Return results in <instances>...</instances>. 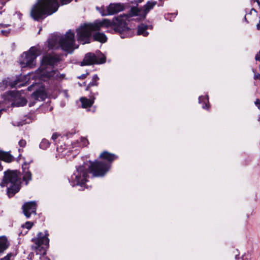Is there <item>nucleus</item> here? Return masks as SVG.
Here are the masks:
<instances>
[{
  "mask_svg": "<svg viewBox=\"0 0 260 260\" xmlns=\"http://www.w3.org/2000/svg\"><path fill=\"white\" fill-rule=\"evenodd\" d=\"M130 11L126 14L120 15L113 18L112 20L103 19L96 20L93 23H84L76 29L77 41L82 45L92 42V35L94 31H99L102 27H110L115 32L120 34L122 39L128 38L130 28Z\"/></svg>",
  "mask_w": 260,
  "mask_h": 260,
  "instance_id": "f257e3e1",
  "label": "nucleus"
},
{
  "mask_svg": "<svg viewBox=\"0 0 260 260\" xmlns=\"http://www.w3.org/2000/svg\"><path fill=\"white\" fill-rule=\"evenodd\" d=\"M89 164L84 162L81 165L76 166V171L68 179L71 185L83 187L88 181L89 173L92 174V177H103L111 169L110 165L102 160H89Z\"/></svg>",
  "mask_w": 260,
  "mask_h": 260,
  "instance_id": "f03ea898",
  "label": "nucleus"
},
{
  "mask_svg": "<svg viewBox=\"0 0 260 260\" xmlns=\"http://www.w3.org/2000/svg\"><path fill=\"white\" fill-rule=\"evenodd\" d=\"M72 1L60 0V2L63 5L71 3ZM77 1L75 0L76 2ZM58 7L57 0H39L32 8L30 16L35 21H42L47 16L56 12Z\"/></svg>",
  "mask_w": 260,
  "mask_h": 260,
  "instance_id": "7ed1b4c3",
  "label": "nucleus"
},
{
  "mask_svg": "<svg viewBox=\"0 0 260 260\" xmlns=\"http://www.w3.org/2000/svg\"><path fill=\"white\" fill-rule=\"evenodd\" d=\"M20 174V172L17 170L8 169L4 172L0 186L2 187L5 186L7 187V194L9 198L13 197L18 192L21 188Z\"/></svg>",
  "mask_w": 260,
  "mask_h": 260,
  "instance_id": "20e7f679",
  "label": "nucleus"
},
{
  "mask_svg": "<svg viewBox=\"0 0 260 260\" xmlns=\"http://www.w3.org/2000/svg\"><path fill=\"white\" fill-rule=\"evenodd\" d=\"M49 235L48 231L45 230L44 234L42 232H39L37 237L31 239V241L35 244L32 245V248L35 250L36 254L40 255V258L41 260H51L49 257L45 256L49 246Z\"/></svg>",
  "mask_w": 260,
  "mask_h": 260,
  "instance_id": "39448f33",
  "label": "nucleus"
},
{
  "mask_svg": "<svg viewBox=\"0 0 260 260\" xmlns=\"http://www.w3.org/2000/svg\"><path fill=\"white\" fill-rule=\"evenodd\" d=\"M39 54V49L37 46L31 47L21 54L19 61L22 68H32L35 66L36 60Z\"/></svg>",
  "mask_w": 260,
  "mask_h": 260,
  "instance_id": "423d86ee",
  "label": "nucleus"
},
{
  "mask_svg": "<svg viewBox=\"0 0 260 260\" xmlns=\"http://www.w3.org/2000/svg\"><path fill=\"white\" fill-rule=\"evenodd\" d=\"M106 56L100 51L96 52V54L92 52L87 53L82 61L81 66H90L92 64H100L106 62Z\"/></svg>",
  "mask_w": 260,
  "mask_h": 260,
  "instance_id": "0eeeda50",
  "label": "nucleus"
},
{
  "mask_svg": "<svg viewBox=\"0 0 260 260\" xmlns=\"http://www.w3.org/2000/svg\"><path fill=\"white\" fill-rule=\"evenodd\" d=\"M75 42V34L70 29L64 36L60 37L59 45L62 50L71 53L73 51V45Z\"/></svg>",
  "mask_w": 260,
  "mask_h": 260,
  "instance_id": "6e6552de",
  "label": "nucleus"
},
{
  "mask_svg": "<svg viewBox=\"0 0 260 260\" xmlns=\"http://www.w3.org/2000/svg\"><path fill=\"white\" fill-rule=\"evenodd\" d=\"M156 4V2H148L143 8L131 7V17L133 16L137 17L135 20L138 21L144 20L148 13L153 8Z\"/></svg>",
  "mask_w": 260,
  "mask_h": 260,
  "instance_id": "1a4fd4ad",
  "label": "nucleus"
},
{
  "mask_svg": "<svg viewBox=\"0 0 260 260\" xmlns=\"http://www.w3.org/2000/svg\"><path fill=\"white\" fill-rule=\"evenodd\" d=\"M123 4L120 3H111L107 8L106 12L104 9L100 11L102 16L112 15L118 13L124 10Z\"/></svg>",
  "mask_w": 260,
  "mask_h": 260,
  "instance_id": "9d476101",
  "label": "nucleus"
},
{
  "mask_svg": "<svg viewBox=\"0 0 260 260\" xmlns=\"http://www.w3.org/2000/svg\"><path fill=\"white\" fill-rule=\"evenodd\" d=\"M60 57L57 55H51L47 54L44 55L41 60L42 67L47 66L54 67L55 65H57L60 61Z\"/></svg>",
  "mask_w": 260,
  "mask_h": 260,
  "instance_id": "9b49d317",
  "label": "nucleus"
},
{
  "mask_svg": "<svg viewBox=\"0 0 260 260\" xmlns=\"http://www.w3.org/2000/svg\"><path fill=\"white\" fill-rule=\"evenodd\" d=\"M37 207V203L35 201L24 203L22 207V209L25 216L27 218H29L31 214L36 215Z\"/></svg>",
  "mask_w": 260,
  "mask_h": 260,
  "instance_id": "f8f14e48",
  "label": "nucleus"
},
{
  "mask_svg": "<svg viewBox=\"0 0 260 260\" xmlns=\"http://www.w3.org/2000/svg\"><path fill=\"white\" fill-rule=\"evenodd\" d=\"M32 162V160H30L29 162L25 161L22 165V180L26 185L28 184L29 181L32 180V174L29 170V164Z\"/></svg>",
  "mask_w": 260,
  "mask_h": 260,
  "instance_id": "ddd939ff",
  "label": "nucleus"
},
{
  "mask_svg": "<svg viewBox=\"0 0 260 260\" xmlns=\"http://www.w3.org/2000/svg\"><path fill=\"white\" fill-rule=\"evenodd\" d=\"M98 95V92H93L90 91L89 98L87 99L86 97H82L80 98V101L82 104V107L83 108H87L91 107L94 103L95 99V96Z\"/></svg>",
  "mask_w": 260,
  "mask_h": 260,
  "instance_id": "4468645a",
  "label": "nucleus"
},
{
  "mask_svg": "<svg viewBox=\"0 0 260 260\" xmlns=\"http://www.w3.org/2000/svg\"><path fill=\"white\" fill-rule=\"evenodd\" d=\"M41 76L46 78L48 79H63L65 75L64 74H60L59 75L58 74V71L57 70H52L50 71H48L46 69H42L41 71Z\"/></svg>",
  "mask_w": 260,
  "mask_h": 260,
  "instance_id": "2eb2a0df",
  "label": "nucleus"
},
{
  "mask_svg": "<svg viewBox=\"0 0 260 260\" xmlns=\"http://www.w3.org/2000/svg\"><path fill=\"white\" fill-rule=\"evenodd\" d=\"M100 158L104 160H106V164L110 165V168L112 162L118 159L119 156L114 153H110L107 151H103L100 155Z\"/></svg>",
  "mask_w": 260,
  "mask_h": 260,
  "instance_id": "dca6fc26",
  "label": "nucleus"
},
{
  "mask_svg": "<svg viewBox=\"0 0 260 260\" xmlns=\"http://www.w3.org/2000/svg\"><path fill=\"white\" fill-rule=\"evenodd\" d=\"M95 31L92 33V42L96 41L101 43H105L107 41L108 38L104 32Z\"/></svg>",
  "mask_w": 260,
  "mask_h": 260,
  "instance_id": "f3484780",
  "label": "nucleus"
},
{
  "mask_svg": "<svg viewBox=\"0 0 260 260\" xmlns=\"http://www.w3.org/2000/svg\"><path fill=\"white\" fill-rule=\"evenodd\" d=\"M31 97L36 101H44L47 98V94L44 89H38L32 92Z\"/></svg>",
  "mask_w": 260,
  "mask_h": 260,
  "instance_id": "a211bd4d",
  "label": "nucleus"
},
{
  "mask_svg": "<svg viewBox=\"0 0 260 260\" xmlns=\"http://www.w3.org/2000/svg\"><path fill=\"white\" fill-rule=\"evenodd\" d=\"M10 243L7 238L5 236H0V255L9 247Z\"/></svg>",
  "mask_w": 260,
  "mask_h": 260,
  "instance_id": "6ab92c4d",
  "label": "nucleus"
},
{
  "mask_svg": "<svg viewBox=\"0 0 260 260\" xmlns=\"http://www.w3.org/2000/svg\"><path fill=\"white\" fill-rule=\"evenodd\" d=\"M14 160V157L8 152L0 150V160H4L7 162H11Z\"/></svg>",
  "mask_w": 260,
  "mask_h": 260,
  "instance_id": "aec40b11",
  "label": "nucleus"
},
{
  "mask_svg": "<svg viewBox=\"0 0 260 260\" xmlns=\"http://www.w3.org/2000/svg\"><path fill=\"white\" fill-rule=\"evenodd\" d=\"M100 80L99 77L97 74H94L92 78L91 81H90L88 85L86 86L85 90L89 91H92L91 88L93 86H98L99 84V81Z\"/></svg>",
  "mask_w": 260,
  "mask_h": 260,
  "instance_id": "412c9836",
  "label": "nucleus"
},
{
  "mask_svg": "<svg viewBox=\"0 0 260 260\" xmlns=\"http://www.w3.org/2000/svg\"><path fill=\"white\" fill-rule=\"evenodd\" d=\"M27 101L25 98H20L14 101L11 104L12 107H23L27 104Z\"/></svg>",
  "mask_w": 260,
  "mask_h": 260,
  "instance_id": "4be33fe9",
  "label": "nucleus"
},
{
  "mask_svg": "<svg viewBox=\"0 0 260 260\" xmlns=\"http://www.w3.org/2000/svg\"><path fill=\"white\" fill-rule=\"evenodd\" d=\"M148 28V26L144 24H141L138 26L137 35H143L144 37H146L148 35L149 33L147 31V29Z\"/></svg>",
  "mask_w": 260,
  "mask_h": 260,
  "instance_id": "5701e85b",
  "label": "nucleus"
},
{
  "mask_svg": "<svg viewBox=\"0 0 260 260\" xmlns=\"http://www.w3.org/2000/svg\"><path fill=\"white\" fill-rule=\"evenodd\" d=\"M60 37L57 34H52L48 40L49 46L51 48L54 47L57 42H59Z\"/></svg>",
  "mask_w": 260,
  "mask_h": 260,
  "instance_id": "b1692460",
  "label": "nucleus"
},
{
  "mask_svg": "<svg viewBox=\"0 0 260 260\" xmlns=\"http://www.w3.org/2000/svg\"><path fill=\"white\" fill-rule=\"evenodd\" d=\"M9 81V86H10L12 88H15L16 87H20L22 86L21 84L18 85V83L20 82V80L19 78H17L14 80H11L10 79L8 80Z\"/></svg>",
  "mask_w": 260,
  "mask_h": 260,
  "instance_id": "393cba45",
  "label": "nucleus"
},
{
  "mask_svg": "<svg viewBox=\"0 0 260 260\" xmlns=\"http://www.w3.org/2000/svg\"><path fill=\"white\" fill-rule=\"evenodd\" d=\"M50 145V143L48 140L43 139L39 145V147L43 150H46L49 147Z\"/></svg>",
  "mask_w": 260,
  "mask_h": 260,
  "instance_id": "a878e982",
  "label": "nucleus"
},
{
  "mask_svg": "<svg viewBox=\"0 0 260 260\" xmlns=\"http://www.w3.org/2000/svg\"><path fill=\"white\" fill-rule=\"evenodd\" d=\"M9 78L4 79L2 82H0V88L2 89H6L9 86Z\"/></svg>",
  "mask_w": 260,
  "mask_h": 260,
  "instance_id": "bb28decb",
  "label": "nucleus"
},
{
  "mask_svg": "<svg viewBox=\"0 0 260 260\" xmlns=\"http://www.w3.org/2000/svg\"><path fill=\"white\" fill-rule=\"evenodd\" d=\"M15 256V254H14L13 253L9 252L3 258H1L0 260H11V258H14Z\"/></svg>",
  "mask_w": 260,
  "mask_h": 260,
  "instance_id": "cd10ccee",
  "label": "nucleus"
},
{
  "mask_svg": "<svg viewBox=\"0 0 260 260\" xmlns=\"http://www.w3.org/2000/svg\"><path fill=\"white\" fill-rule=\"evenodd\" d=\"M34 225V223L30 221H26L24 224H22L21 227L23 228H26L28 230H30Z\"/></svg>",
  "mask_w": 260,
  "mask_h": 260,
  "instance_id": "c85d7f7f",
  "label": "nucleus"
},
{
  "mask_svg": "<svg viewBox=\"0 0 260 260\" xmlns=\"http://www.w3.org/2000/svg\"><path fill=\"white\" fill-rule=\"evenodd\" d=\"M11 31V29H8L7 30H1L0 31V34L4 36L8 37L10 34Z\"/></svg>",
  "mask_w": 260,
  "mask_h": 260,
  "instance_id": "c756f323",
  "label": "nucleus"
},
{
  "mask_svg": "<svg viewBox=\"0 0 260 260\" xmlns=\"http://www.w3.org/2000/svg\"><path fill=\"white\" fill-rule=\"evenodd\" d=\"M26 142L25 140L24 139H21L19 142H18V145L20 147H25L26 146Z\"/></svg>",
  "mask_w": 260,
  "mask_h": 260,
  "instance_id": "7c9ffc66",
  "label": "nucleus"
},
{
  "mask_svg": "<svg viewBox=\"0 0 260 260\" xmlns=\"http://www.w3.org/2000/svg\"><path fill=\"white\" fill-rule=\"evenodd\" d=\"M81 141L83 143V145L84 146H86L87 144H89L88 140L85 138H82Z\"/></svg>",
  "mask_w": 260,
  "mask_h": 260,
  "instance_id": "2f4dec72",
  "label": "nucleus"
},
{
  "mask_svg": "<svg viewBox=\"0 0 260 260\" xmlns=\"http://www.w3.org/2000/svg\"><path fill=\"white\" fill-rule=\"evenodd\" d=\"M88 74V73H87L86 74H82L81 76L78 77V78L79 79H84L87 77V75Z\"/></svg>",
  "mask_w": 260,
  "mask_h": 260,
  "instance_id": "473e14b6",
  "label": "nucleus"
},
{
  "mask_svg": "<svg viewBox=\"0 0 260 260\" xmlns=\"http://www.w3.org/2000/svg\"><path fill=\"white\" fill-rule=\"evenodd\" d=\"M144 0H134V1H131V4H135L137 5L139 3H142Z\"/></svg>",
  "mask_w": 260,
  "mask_h": 260,
  "instance_id": "72a5a7b5",
  "label": "nucleus"
},
{
  "mask_svg": "<svg viewBox=\"0 0 260 260\" xmlns=\"http://www.w3.org/2000/svg\"><path fill=\"white\" fill-rule=\"evenodd\" d=\"M255 105L257 106V107L260 109V100L256 99L255 102Z\"/></svg>",
  "mask_w": 260,
  "mask_h": 260,
  "instance_id": "f704fd0d",
  "label": "nucleus"
},
{
  "mask_svg": "<svg viewBox=\"0 0 260 260\" xmlns=\"http://www.w3.org/2000/svg\"><path fill=\"white\" fill-rule=\"evenodd\" d=\"M34 256V253L33 252H30L27 256V259L29 260H32Z\"/></svg>",
  "mask_w": 260,
  "mask_h": 260,
  "instance_id": "c9c22d12",
  "label": "nucleus"
},
{
  "mask_svg": "<svg viewBox=\"0 0 260 260\" xmlns=\"http://www.w3.org/2000/svg\"><path fill=\"white\" fill-rule=\"evenodd\" d=\"M254 79L255 80H260V74H255L254 76Z\"/></svg>",
  "mask_w": 260,
  "mask_h": 260,
  "instance_id": "e433bc0d",
  "label": "nucleus"
},
{
  "mask_svg": "<svg viewBox=\"0 0 260 260\" xmlns=\"http://www.w3.org/2000/svg\"><path fill=\"white\" fill-rule=\"evenodd\" d=\"M10 25V24H3V23L0 24V26L3 27L4 28H6V27L9 26Z\"/></svg>",
  "mask_w": 260,
  "mask_h": 260,
  "instance_id": "4c0bfd02",
  "label": "nucleus"
},
{
  "mask_svg": "<svg viewBox=\"0 0 260 260\" xmlns=\"http://www.w3.org/2000/svg\"><path fill=\"white\" fill-rule=\"evenodd\" d=\"M57 135L56 134H53L52 136V139L54 140H55V139H56L57 138Z\"/></svg>",
  "mask_w": 260,
  "mask_h": 260,
  "instance_id": "58836bf2",
  "label": "nucleus"
},
{
  "mask_svg": "<svg viewBox=\"0 0 260 260\" xmlns=\"http://www.w3.org/2000/svg\"><path fill=\"white\" fill-rule=\"evenodd\" d=\"M257 29L260 30V21L256 25Z\"/></svg>",
  "mask_w": 260,
  "mask_h": 260,
  "instance_id": "ea45409f",
  "label": "nucleus"
},
{
  "mask_svg": "<svg viewBox=\"0 0 260 260\" xmlns=\"http://www.w3.org/2000/svg\"><path fill=\"white\" fill-rule=\"evenodd\" d=\"M256 2L257 3L258 5L260 7V2H259V0H256Z\"/></svg>",
  "mask_w": 260,
  "mask_h": 260,
  "instance_id": "a19ab883",
  "label": "nucleus"
},
{
  "mask_svg": "<svg viewBox=\"0 0 260 260\" xmlns=\"http://www.w3.org/2000/svg\"><path fill=\"white\" fill-rule=\"evenodd\" d=\"M244 19H245V20L246 22H248V21H247V19H246V16H245V17H244Z\"/></svg>",
  "mask_w": 260,
  "mask_h": 260,
  "instance_id": "79ce46f5",
  "label": "nucleus"
},
{
  "mask_svg": "<svg viewBox=\"0 0 260 260\" xmlns=\"http://www.w3.org/2000/svg\"><path fill=\"white\" fill-rule=\"evenodd\" d=\"M251 11H256L254 9H252Z\"/></svg>",
  "mask_w": 260,
  "mask_h": 260,
  "instance_id": "37998d69",
  "label": "nucleus"
},
{
  "mask_svg": "<svg viewBox=\"0 0 260 260\" xmlns=\"http://www.w3.org/2000/svg\"><path fill=\"white\" fill-rule=\"evenodd\" d=\"M3 11H2L0 10V14H2L3 13Z\"/></svg>",
  "mask_w": 260,
  "mask_h": 260,
  "instance_id": "c03bdc74",
  "label": "nucleus"
},
{
  "mask_svg": "<svg viewBox=\"0 0 260 260\" xmlns=\"http://www.w3.org/2000/svg\"><path fill=\"white\" fill-rule=\"evenodd\" d=\"M83 85H86V82H84L83 83Z\"/></svg>",
  "mask_w": 260,
  "mask_h": 260,
  "instance_id": "a18cd8bd",
  "label": "nucleus"
},
{
  "mask_svg": "<svg viewBox=\"0 0 260 260\" xmlns=\"http://www.w3.org/2000/svg\"><path fill=\"white\" fill-rule=\"evenodd\" d=\"M201 97H199V101L201 100Z\"/></svg>",
  "mask_w": 260,
  "mask_h": 260,
  "instance_id": "49530a36",
  "label": "nucleus"
},
{
  "mask_svg": "<svg viewBox=\"0 0 260 260\" xmlns=\"http://www.w3.org/2000/svg\"><path fill=\"white\" fill-rule=\"evenodd\" d=\"M40 31H41V29H40V30L38 31L39 34L40 33Z\"/></svg>",
  "mask_w": 260,
  "mask_h": 260,
  "instance_id": "de8ad7c7",
  "label": "nucleus"
},
{
  "mask_svg": "<svg viewBox=\"0 0 260 260\" xmlns=\"http://www.w3.org/2000/svg\"><path fill=\"white\" fill-rule=\"evenodd\" d=\"M2 111V109H1V110H0V113H1Z\"/></svg>",
  "mask_w": 260,
  "mask_h": 260,
  "instance_id": "09e8293b",
  "label": "nucleus"
}]
</instances>
